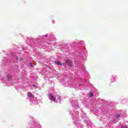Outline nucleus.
<instances>
[{
    "label": "nucleus",
    "instance_id": "10",
    "mask_svg": "<svg viewBox=\"0 0 128 128\" xmlns=\"http://www.w3.org/2000/svg\"><path fill=\"white\" fill-rule=\"evenodd\" d=\"M62 66H66V63H62Z\"/></svg>",
    "mask_w": 128,
    "mask_h": 128
},
{
    "label": "nucleus",
    "instance_id": "11",
    "mask_svg": "<svg viewBox=\"0 0 128 128\" xmlns=\"http://www.w3.org/2000/svg\"><path fill=\"white\" fill-rule=\"evenodd\" d=\"M33 86H34L35 88L36 87V85H34Z\"/></svg>",
    "mask_w": 128,
    "mask_h": 128
},
{
    "label": "nucleus",
    "instance_id": "12",
    "mask_svg": "<svg viewBox=\"0 0 128 128\" xmlns=\"http://www.w3.org/2000/svg\"><path fill=\"white\" fill-rule=\"evenodd\" d=\"M124 128H126V126H124Z\"/></svg>",
    "mask_w": 128,
    "mask_h": 128
},
{
    "label": "nucleus",
    "instance_id": "7",
    "mask_svg": "<svg viewBox=\"0 0 128 128\" xmlns=\"http://www.w3.org/2000/svg\"><path fill=\"white\" fill-rule=\"evenodd\" d=\"M30 66H32V68H34V64H32V62H30Z\"/></svg>",
    "mask_w": 128,
    "mask_h": 128
},
{
    "label": "nucleus",
    "instance_id": "13",
    "mask_svg": "<svg viewBox=\"0 0 128 128\" xmlns=\"http://www.w3.org/2000/svg\"><path fill=\"white\" fill-rule=\"evenodd\" d=\"M22 60V59H20V60Z\"/></svg>",
    "mask_w": 128,
    "mask_h": 128
},
{
    "label": "nucleus",
    "instance_id": "8",
    "mask_svg": "<svg viewBox=\"0 0 128 128\" xmlns=\"http://www.w3.org/2000/svg\"><path fill=\"white\" fill-rule=\"evenodd\" d=\"M15 58H16V60H18V56H15Z\"/></svg>",
    "mask_w": 128,
    "mask_h": 128
},
{
    "label": "nucleus",
    "instance_id": "1",
    "mask_svg": "<svg viewBox=\"0 0 128 128\" xmlns=\"http://www.w3.org/2000/svg\"><path fill=\"white\" fill-rule=\"evenodd\" d=\"M66 64H68L69 66H72V62H70V60L69 59H67L66 61Z\"/></svg>",
    "mask_w": 128,
    "mask_h": 128
},
{
    "label": "nucleus",
    "instance_id": "5",
    "mask_svg": "<svg viewBox=\"0 0 128 128\" xmlns=\"http://www.w3.org/2000/svg\"><path fill=\"white\" fill-rule=\"evenodd\" d=\"M94 96V94L90 92V98H92Z\"/></svg>",
    "mask_w": 128,
    "mask_h": 128
},
{
    "label": "nucleus",
    "instance_id": "9",
    "mask_svg": "<svg viewBox=\"0 0 128 128\" xmlns=\"http://www.w3.org/2000/svg\"><path fill=\"white\" fill-rule=\"evenodd\" d=\"M117 118H120V114H118Z\"/></svg>",
    "mask_w": 128,
    "mask_h": 128
},
{
    "label": "nucleus",
    "instance_id": "4",
    "mask_svg": "<svg viewBox=\"0 0 128 128\" xmlns=\"http://www.w3.org/2000/svg\"><path fill=\"white\" fill-rule=\"evenodd\" d=\"M55 64H58V66H62V64L60 62L56 61Z\"/></svg>",
    "mask_w": 128,
    "mask_h": 128
},
{
    "label": "nucleus",
    "instance_id": "3",
    "mask_svg": "<svg viewBox=\"0 0 128 128\" xmlns=\"http://www.w3.org/2000/svg\"><path fill=\"white\" fill-rule=\"evenodd\" d=\"M28 96L30 98H34V96L30 92H28Z\"/></svg>",
    "mask_w": 128,
    "mask_h": 128
},
{
    "label": "nucleus",
    "instance_id": "6",
    "mask_svg": "<svg viewBox=\"0 0 128 128\" xmlns=\"http://www.w3.org/2000/svg\"><path fill=\"white\" fill-rule=\"evenodd\" d=\"M7 78H8V80H10V78H12V76L10 74H8L7 76Z\"/></svg>",
    "mask_w": 128,
    "mask_h": 128
},
{
    "label": "nucleus",
    "instance_id": "2",
    "mask_svg": "<svg viewBox=\"0 0 128 128\" xmlns=\"http://www.w3.org/2000/svg\"><path fill=\"white\" fill-rule=\"evenodd\" d=\"M50 96L51 98V100H52V102H56V98H54V96H53L52 94L51 93L50 94Z\"/></svg>",
    "mask_w": 128,
    "mask_h": 128
}]
</instances>
